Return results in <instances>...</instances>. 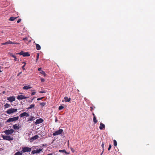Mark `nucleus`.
Here are the masks:
<instances>
[{
	"mask_svg": "<svg viewBox=\"0 0 155 155\" xmlns=\"http://www.w3.org/2000/svg\"><path fill=\"white\" fill-rule=\"evenodd\" d=\"M17 110V109L15 108H11L8 109L7 111H6V112L7 114H10L16 112Z\"/></svg>",
	"mask_w": 155,
	"mask_h": 155,
	"instance_id": "obj_1",
	"label": "nucleus"
},
{
	"mask_svg": "<svg viewBox=\"0 0 155 155\" xmlns=\"http://www.w3.org/2000/svg\"><path fill=\"white\" fill-rule=\"evenodd\" d=\"M35 106V105L34 104H32L30 105L29 107L27 108L29 110L30 109H32V108H34Z\"/></svg>",
	"mask_w": 155,
	"mask_h": 155,
	"instance_id": "obj_21",
	"label": "nucleus"
},
{
	"mask_svg": "<svg viewBox=\"0 0 155 155\" xmlns=\"http://www.w3.org/2000/svg\"><path fill=\"white\" fill-rule=\"evenodd\" d=\"M101 146L103 149V150L104 151V144L103 143H102V144Z\"/></svg>",
	"mask_w": 155,
	"mask_h": 155,
	"instance_id": "obj_36",
	"label": "nucleus"
},
{
	"mask_svg": "<svg viewBox=\"0 0 155 155\" xmlns=\"http://www.w3.org/2000/svg\"><path fill=\"white\" fill-rule=\"evenodd\" d=\"M26 39V38H24L23 39V40H25V39Z\"/></svg>",
	"mask_w": 155,
	"mask_h": 155,
	"instance_id": "obj_48",
	"label": "nucleus"
},
{
	"mask_svg": "<svg viewBox=\"0 0 155 155\" xmlns=\"http://www.w3.org/2000/svg\"><path fill=\"white\" fill-rule=\"evenodd\" d=\"M12 44H18V43H16L12 42Z\"/></svg>",
	"mask_w": 155,
	"mask_h": 155,
	"instance_id": "obj_44",
	"label": "nucleus"
},
{
	"mask_svg": "<svg viewBox=\"0 0 155 155\" xmlns=\"http://www.w3.org/2000/svg\"><path fill=\"white\" fill-rule=\"evenodd\" d=\"M100 126L99 127V128L100 130H103L105 128V126L104 124L102 123H101L100 124Z\"/></svg>",
	"mask_w": 155,
	"mask_h": 155,
	"instance_id": "obj_15",
	"label": "nucleus"
},
{
	"mask_svg": "<svg viewBox=\"0 0 155 155\" xmlns=\"http://www.w3.org/2000/svg\"><path fill=\"white\" fill-rule=\"evenodd\" d=\"M12 57L13 58H14V60L15 61H16L17 60V58H16V56L14 55H12Z\"/></svg>",
	"mask_w": 155,
	"mask_h": 155,
	"instance_id": "obj_32",
	"label": "nucleus"
},
{
	"mask_svg": "<svg viewBox=\"0 0 155 155\" xmlns=\"http://www.w3.org/2000/svg\"><path fill=\"white\" fill-rule=\"evenodd\" d=\"M42 150V149H39L38 150H34L32 151V153L33 154L39 153Z\"/></svg>",
	"mask_w": 155,
	"mask_h": 155,
	"instance_id": "obj_11",
	"label": "nucleus"
},
{
	"mask_svg": "<svg viewBox=\"0 0 155 155\" xmlns=\"http://www.w3.org/2000/svg\"><path fill=\"white\" fill-rule=\"evenodd\" d=\"M25 63H26L24 62L22 63V64H25Z\"/></svg>",
	"mask_w": 155,
	"mask_h": 155,
	"instance_id": "obj_47",
	"label": "nucleus"
},
{
	"mask_svg": "<svg viewBox=\"0 0 155 155\" xmlns=\"http://www.w3.org/2000/svg\"><path fill=\"white\" fill-rule=\"evenodd\" d=\"M36 49L37 50H40L41 49V46L38 44H36Z\"/></svg>",
	"mask_w": 155,
	"mask_h": 155,
	"instance_id": "obj_25",
	"label": "nucleus"
},
{
	"mask_svg": "<svg viewBox=\"0 0 155 155\" xmlns=\"http://www.w3.org/2000/svg\"><path fill=\"white\" fill-rule=\"evenodd\" d=\"M13 128L15 130L19 129L20 128L19 125L16 124L13 125Z\"/></svg>",
	"mask_w": 155,
	"mask_h": 155,
	"instance_id": "obj_13",
	"label": "nucleus"
},
{
	"mask_svg": "<svg viewBox=\"0 0 155 155\" xmlns=\"http://www.w3.org/2000/svg\"><path fill=\"white\" fill-rule=\"evenodd\" d=\"M22 151H18L16 153L15 155H22Z\"/></svg>",
	"mask_w": 155,
	"mask_h": 155,
	"instance_id": "obj_23",
	"label": "nucleus"
},
{
	"mask_svg": "<svg viewBox=\"0 0 155 155\" xmlns=\"http://www.w3.org/2000/svg\"><path fill=\"white\" fill-rule=\"evenodd\" d=\"M39 57V54L38 53L37 54V57H36L37 58L36 60V62H37V61H38V59Z\"/></svg>",
	"mask_w": 155,
	"mask_h": 155,
	"instance_id": "obj_30",
	"label": "nucleus"
},
{
	"mask_svg": "<svg viewBox=\"0 0 155 155\" xmlns=\"http://www.w3.org/2000/svg\"><path fill=\"white\" fill-rule=\"evenodd\" d=\"M2 149L1 148H0V150Z\"/></svg>",
	"mask_w": 155,
	"mask_h": 155,
	"instance_id": "obj_50",
	"label": "nucleus"
},
{
	"mask_svg": "<svg viewBox=\"0 0 155 155\" xmlns=\"http://www.w3.org/2000/svg\"><path fill=\"white\" fill-rule=\"evenodd\" d=\"M71 150L72 151V152H74V150H73L72 148L71 149Z\"/></svg>",
	"mask_w": 155,
	"mask_h": 155,
	"instance_id": "obj_45",
	"label": "nucleus"
},
{
	"mask_svg": "<svg viewBox=\"0 0 155 155\" xmlns=\"http://www.w3.org/2000/svg\"><path fill=\"white\" fill-rule=\"evenodd\" d=\"M64 108V107L62 106H60L58 108L59 110H61Z\"/></svg>",
	"mask_w": 155,
	"mask_h": 155,
	"instance_id": "obj_29",
	"label": "nucleus"
},
{
	"mask_svg": "<svg viewBox=\"0 0 155 155\" xmlns=\"http://www.w3.org/2000/svg\"><path fill=\"white\" fill-rule=\"evenodd\" d=\"M63 132V130L62 129H60L55 131L53 134L52 135L54 136L58 135L61 134Z\"/></svg>",
	"mask_w": 155,
	"mask_h": 155,
	"instance_id": "obj_3",
	"label": "nucleus"
},
{
	"mask_svg": "<svg viewBox=\"0 0 155 155\" xmlns=\"http://www.w3.org/2000/svg\"><path fill=\"white\" fill-rule=\"evenodd\" d=\"M35 119V117L33 116H31L30 118H28V121H32L34 120Z\"/></svg>",
	"mask_w": 155,
	"mask_h": 155,
	"instance_id": "obj_20",
	"label": "nucleus"
},
{
	"mask_svg": "<svg viewBox=\"0 0 155 155\" xmlns=\"http://www.w3.org/2000/svg\"><path fill=\"white\" fill-rule=\"evenodd\" d=\"M7 99L11 102H12L15 100V97L14 96L10 97L7 98Z\"/></svg>",
	"mask_w": 155,
	"mask_h": 155,
	"instance_id": "obj_9",
	"label": "nucleus"
},
{
	"mask_svg": "<svg viewBox=\"0 0 155 155\" xmlns=\"http://www.w3.org/2000/svg\"><path fill=\"white\" fill-rule=\"evenodd\" d=\"M2 137L3 139L4 140L10 141L13 140V138L12 137H11L9 136L4 135L2 136Z\"/></svg>",
	"mask_w": 155,
	"mask_h": 155,
	"instance_id": "obj_5",
	"label": "nucleus"
},
{
	"mask_svg": "<svg viewBox=\"0 0 155 155\" xmlns=\"http://www.w3.org/2000/svg\"><path fill=\"white\" fill-rule=\"evenodd\" d=\"M31 149L27 147H22V151L24 153L28 152H30Z\"/></svg>",
	"mask_w": 155,
	"mask_h": 155,
	"instance_id": "obj_6",
	"label": "nucleus"
},
{
	"mask_svg": "<svg viewBox=\"0 0 155 155\" xmlns=\"http://www.w3.org/2000/svg\"><path fill=\"white\" fill-rule=\"evenodd\" d=\"M29 86H30V85H29L28 86H25L23 87V88L24 89H25V90H28L29 89L31 88V87H30Z\"/></svg>",
	"mask_w": 155,
	"mask_h": 155,
	"instance_id": "obj_18",
	"label": "nucleus"
},
{
	"mask_svg": "<svg viewBox=\"0 0 155 155\" xmlns=\"http://www.w3.org/2000/svg\"><path fill=\"white\" fill-rule=\"evenodd\" d=\"M43 121V120L41 118H40L38 119H37L36 120V122H35V124L36 125H37L38 124H40Z\"/></svg>",
	"mask_w": 155,
	"mask_h": 155,
	"instance_id": "obj_12",
	"label": "nucleus"
},
{
	"mask_svg": "<svg viewBox=\"0 0 155 155\" xmlns=\"http://www.w3.org/2000/svg\"><path fill=\"white\" fill-rule=\"evenodd\" d=\"M21 19H19L17 21V22L18 23H19V22L21 21Z\"/></svg>",
	"mask_w": 155,
	"mask_h": 155,
	"instance_id": "obj_37",
	"label": "nucleus"
},
{
	"mask_svg": "<svg viewBox=\"0 0 155 155\" xmlns=\"http://www.w3.org/2000/svg\"><path fill=\"white\" fill-rule=\"evenodd\" d=\"M117 142L115 140H114V146H116L117 145Z\"/></svg>",
	"mask_w": 155,
	"mask_h": 155,
	"instance_id": "obj_28",
	"label": "nucleus"
},
{
	"mask_svg": "<svg viewBox=\"0 0 155 155\" xmlns=\"http://www.w3.org/2000/svg\"><path fill=\"white\" fill-rule=\"evenodd\" d=\"M58 121V119L57 117H56L55 119V121L56 122H57Z\"/></svg>",
	"mask_w": 155,
	"mask_h": 155,
	"instance_id": "obj_42",
	"label": "nucleus"
},
{
	"mask_svg": "<svg viewBox=\"0 0 155 155\" xmlns=\"http://www.w3.org/2000/svg\"><path fill=\"white\" fill-rule=\"evenodd\" d=\"M59 152H60L65 153L66 154H68L69 153L66 152V150H59Z\"/></svg>",
	"mask_w": 155,
	"mask_h": 155,
	"instance_id": "obj_22",
	"label": "nucleus"
},
{
	"mask_svg": "<svg viewBox=\"0 0 155 155\" xmlns=\"http://www.w3.org/2000/svg\"><path fill=\"white\" fill-rule=\"evenodd\" d=\"M103 152H104V151L103 150V151L101 153V155H102V154H103Z\"/></svg>",
	"mask_w": 155,
	"mask_h": 155,
	"instance_id": "obj_46",
	"label": "nucleus"
},
{
	"mask_svg": "<svg viewBox=\"0 0 155 155\" xmlns=\"http://www.w3.org/2000/svg\"><path fill=\"white\" fill-rule=\"evenodd\" d=\"M10 106V105L9 104H8L7 103H6L4 106V109H6L7 108H8Z\"/></svg>",
	"mask_w": 155,
	"mask_h": 155,
	"instance_id": "obj_19",
	"label": "nucleus"
},
{
	"mask_svg": "<svg viewBox=\"0 0 155 155\" xmlns=\"http://www.w3.org/2000/svg\"><path fill=\"white\" fill-rule=\"evenodd\" d=\"M40 73L41 74L44 75V76H45V75H46V74L45 73V72L44 71H40Z\"/></svg>",
	"mask_w": 155,
	"mask_h": 155,
	"instance_id": "obj_27",
	"label": "nucleus"
},
{
	"mask_svg": "<svg viewBox=\"0 0 155 155\" xmlns=\"http://www.w3.org/2000/svg\"><path fill=\"white\" fill-rule=\"evenodd\" d=\"M14 132V130L12 129H10V130H6L4 131V133L7 135H8L9 134H12Z\"/></svg>",
	"mask_w": 155,
	"mask_h": 155,
	"instance_id": "obj_7",
	"label": "nucleus"
},
{
	"mask_svg": "<svg viewBox=\"0 0 155 155\" xmlns=\"http://www.w3.org/2000/svg\"><path fill=\"white\" fill-rule=\"evenodd\" d=\"M17 17H11L9 19V20L10 21H13Z\"/></svg>",
	"mask_w": 155,
	"mask_h": 155,
	"instance_id": "obj_24",
	"label": "nucleus"
},
{
	"mask_svg": "<svg viewBox=\"0 0 155 155\" xmlns=\"http://www.w3.org/2000/svg\"><path fill=\"white\" fill-rule=\"evenodd\" d=\"M39 92L40 93H45L46 91H40Z\"/></svg>",
	"mask_w": 155,
	"mask_h": 155,
	"instance_id": "obj_34",
	"label": "nucleus"
},
{
	"mask_svg": "<svg viewBox=\"0 0 155 155\" xmlns=\"http://www.w3.org/2000/svg\"><path fill=\"white\" fill-rule=\"evenodd\" d=\"M25 64H26V63H25V64L22 66V69L24 70H25V69L24 68V67H25Z\"/></svg>",
	"mask_w": 155,
	"mask_h": 155,
	"instance_id": "obj_35",
	"label": "nucleus"
},
{
	"mask_svg": "<svg viewBox=\"0 0 155 155\" xmlns=\"http://www.w3.org/2000/svg\"><path fill=\"white\" fill-rule=\"evenodd\" d=\"M35 94V92H33L31 93V95H33Z\"/></svg>",
	"mask_w": 155,
	"mask_h": 155,
	"instance_id": "obj_40",
	"label": "nucleus"
},
{
	"mask_svg": "<svg viewBox=\"0 0 155 155\" xmlns=\"http://www.w3.org/2000/svg\"><path fill=\"white\" fill-rule=\"evenodd\" d=\"M46 104V103L45 102H42L40 103V104L42 106H45Z\"/></svg>",
	"mask_w": 155,
	"mask_h": 155,
	"instance_id": "obj_31",
	"label": "nucleus"
},
{
	"mask_svg": "<svg viewBox=\"0 0 155 155\" xmlns=\"http://www.w3.org/2000/svg\"><path fill=\"white\" fill-rule=\"evenodd\" d=\"M41 68H39L38 69V71H41Z\"/></svg>",
	"mask_w": 155,
	"mask_h": 155,
	"instance_id": "obj_41",
	"label": "nucleus"
},
{
	"mask_svg": "<svg viewBox=\"0 0 155 155\" xmlns=\"http://www.w3.org/2000/svg\"><path fill=\"white\" fill-rule=\"evenodd\" d=\"M22 73V72H20L19 74H18L17 75V76H19L20 74H21V73Z\"/></svg>",
	"mask_w": 155,
	"mask_h": 155,
	"instance_id": "obj_43",
	"label": "nucleus"
},
{
	"mask_svg": "<svg viewBox=\"0 0 155 155\" xmlns=\"http://www.w3.org/2000/svg\"><path fill=\"white\" fill-rule=\"evenodd\" d=\"M64 100H62V101L64 102V101L67 102H69L71 98H68L67 97H64Z\"/></svg>",
	"mask_w": 155,
	"mask_h": 155,
	"instance_id": "obj_16",
	"label": "nucleus"
},
{
	"mask_svg": "<svg viewBox=\"0 0 155 155\" xmlns=\"http://www.w3.org/2000/svg\"><path fill=\"white\" fill-rule=\"evenodd\" d=\"M43 98V97H41V98H38L37 99V100L38 101H39L41 99H42V98Z\"/></svg>",
	"mask_w": 155,
	"mask_h": 155,
	"instance_id": "obj_39",
	"label": "nucleus"
},
{
	"mask_svg": "<svg viewBox=\"0 0 155 155\" xmlns=\"http://www.w3.org/2000/svg\"><path fill=\"white\" fill-rule=\"evenodd\" d=\"M93 121L95 123H96L97 122V120L95 116H94V117Z\"/></svg>",
	"mask_w": 155,
	"mask_h": 155,
	"instance_id": "obj_26",
	"label": "nucleus"
},
{
	"mask_svg": "<svg viewBox=\"0 0 155 155\" xmlns=\"http://www.w3.org/2000/svg\"><path fill=\"white\" fill-rule=\"evenodd\" d=\"M41 82H44L45 81V79L43 78H41Z\"/></svg>",
	"mask_w": 155,
	"mask_h": 155,
	"instance_id": "obj_38",
	"label": "nucleus"
},
{
	"mask_svg": "<svg viewBox=\"0 0 155 155\" xmlns=\"http://www.w3.org/2000/svg\"><path fill=\"white\" fill-rule=\"evenodd\" d=\"M19 117L17 116L15 117L9 118L6 121L7 123H10L11 122L15 121L18 120Z\"/></svg>",
	"mask_w": 155,
	"mask_h": 155,
	"instance_id": "obj_2",
	"label": "nucleus"
},
{
	"mask_svg": "<svg viewBox=\"0 0 155 155\" xmlns=\"http://www.w3.org/2000/svg\"><path fill=\"white\" fill-rule=\"evenodd\" d=\"M20 55H22L23 57L29 56L30 55L28 52H24L23 51H21V52L17 53Z\"/></svg>",
	"mask_w": 155,
	"mask_h": 155,
	"instance_id": "obj_4",
	"label": "nucleus"
},
{
	"mask_svg": "<svg viewBox=\"0 0 155 155\" xmlns=\"http://www.w3.org/2000/svg\"><path fill=\"white\" fill-rule=\"evenodd\" d=\"M39 137V136L37 135H36L33 137L31 138L30 140L32 141L36 139H37Z\"/></svg>",
	"mask_w": 155,
	"mask_h": 155,
	"instance_id": "obj_14",
	"label": "nucleus"
},
{
	"mask_svg": "<svg viewBox=\"0 0 155 155\" xmlns=\"http://www.w3.org/2000/svg\"><path fill=\"white\" fill-rule=\"evenodd\" d=\"M111 146L110 144L109 146V147L108 148V150H110V149H111Z\"/></svg>",
	"mask_w": 155,
	"mask_h": 155,
	"instance_id": "obj_33",
	"label": "nucleus"
},
{
	"mask_svg": "<svg viewBox=\"0 0 155 155\" xmlns=\"http://www.w3.org/2000/svg\"><path fill=\"white\" fill-rule=\"evenodd\" d=\"M29 116V114L26 112H23L20 115V116L21 117H28Z\"/></svg>",
	"mask_w": 155,
	"mask_h": 155,
	"instance_id": "obj_10",
	"label": "nucleus"
},
{
	"mask_svg": "<svg viewBox=\"0 0 155 155\" xmlns=\"http://www.w3.org/2000/svg\"><path fill=\"white\" fill-rule=\"evenodd\" d=\"M28 97H26L24 95H18L17 97V98L19 100H23L24 99H25L26 98H28Z\"/></svg>",
	"mask_w": 155,
	"mask_h": 155,
	"instance_id": "obj_8",
	"label": "nucleus"
},
{
	"mask_svg": "<svg viewBox=\"0 0 155 155\" xmlns=\"http://www.w3.org/2000/svg\"><path fill=\"white\" fill-rule=\"evenodd\" d=\"M93 115L94 116H94H95V115H94V114L93 113Z\"/></svg>",
	"mask_w": 155,
	"mask_h": 155,
	"instance_id": "obj_49",
	"label": "nucleus"
},
{
	"mask_svg": "<svg viewBox=\"0 0 155 155\" xmlns=\"http://www.w3.org/2000/svg\"><path fill=\"white\" fill-rule=\"evenodd\" d=\"M12 43V42L11 41H8L6 42H5V43H2L1 44L2 45H7V44H10Z\"/></svg>",
	"mask_w": 155,
	"mask_h": 155,
	"instance_id": "obj_17",
	"label": "nucleus"
}]
</instances>
